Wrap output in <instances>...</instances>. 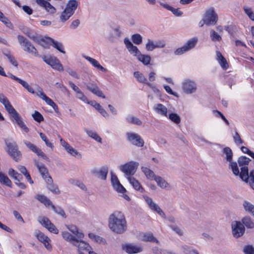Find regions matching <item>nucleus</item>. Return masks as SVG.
I'll return each mask as SVG.
<instances>
[{"label":"nucleus","instance_id":"f257e3e1","mask_svg":"<svg viewBox=\"0 0 254 254\" xmlns=\"http://www.w3.org/2000/svg\"><path fill=\"white\" fill-rule=\"evenodd\" d=\"M108 225L113 232L118 234L124 233L127 229V223L124 213L119 211H114L109 217Z\"/></svg>","mask_w":254,"mask_h":254},{"label":"nucleus","instance_id":"f03ea898","mask_svg":"<svg viewBox=\"0 0 254 254\" xmlns=\"http://www.w3.org/2000/svg\"><path fill=\"white\" fill-rule=\"evenodd\" d=\"M78 6V2L76 0H70L67 2L66 7L62 12L60 16V20L64 22L73 14Z\"/></svg>","mask_w":254,"mask_h":254},{"label":"nucleus","instance_id":"7ed1b4c3","mask_svg":"<svg viewBox=\"0 0 254 254\" xmlns=\"http://www.w3.org/2000/svg\"><path fill=\"white\" fill-rule=\"evenodd\" d=\"M240 178L245 182L249 183L251 188L254 190V170H252L249 174L248 166L241 168V172H239Z\"/></svg>","mask_w":254,"mask_h":254},{"label":"nucleus","instance_id":"20e7f679","mask_svg":"<svg viewBox=\"0 0 254 254\" xmlns=\"http://www.w3.org/2000/svg\"><path fill=\"white\" fill-rule=\"evenodd\" d=\"M197 41L198 39L196 37L189 40L183 47L179 48L175 51V55H181L190 50L195 46Z\"/></svg>","mask_w":254,"mask_h":254},{"label":"nucleus","instance_id":"39448f33","mask_svg":"<svg viewBox=\"0 0 254 254\" xmlns=\"http://www.w3.org/2000/svg\"><path fill=\"white\" fill-rule=\"evenodd\" d=\"M18 39L20 45L23 47L24 51L34 55L35 56H39L37 49L27 39L22 36H18Z\"/></svg>","mask_w":254,"mask_h":254},{"label":"nucleus","instance_id":"423d86ee","mask_svg":"<svg viewBox=\"0 0 254 254\" xmlns=\"http://www.w3.org/2000/svg\"><path fill=\"white\" fill-rule=\"evenodd\" d=\"M203 18L206 25H214L218 20V16L214 11V8L211 7L207 9Z\"/></svg>","mask_w":254,"mask_h":254},{"label":"nucleus","instance_id":"0eeeda50","mask_svg":"<svg viewBox=\"0 0 254 254\" xmlns=\"http://www.w3.org/2000/svg\"><path fill=\"white\" fill-rule=\"evenodd\" d=\"M138 166V163L130 161L120 166V170L127 176H131L135 173Z\"/></svg>","mask_w":254,"mask_h":254},{"label":"nucleus","instance_id":"6e6552de","mask_svg":"<svg viewBox=\"0 0 254 254\" xmlns=\"http://www.w3.org/2000/svg\"><path fill=\"white\" fill-rule=\"evenodd\" d=\"M231 227L232 234L236 238L242 236L245 232V226L240 221H233L231 223Z\"/></svg>","mask_w":254,"mask_h":254},{"label":"nucleus","instance_id":"1a4fd4ad","mask_svg":"<svg viewBox=\"0 0 254 254\" xmlns=\"http://www.w3.org/2000/svg\"><path fill=\"white\" fill-rule=\"evenodd\" d=\"M38 222L44 227L47 229L50 232L57 234L59 233L58 229L55 225L51 222L49 218L44 216L38 218Z\"/></svg>","mask_w":254,"mask_h":254},{"label":"nucleus","instance_id":"9d476101","mask_svg":"<svg viewBox=\"0 0 254 254\" xmlns=\"http://www.w3.org/2000/svg\"><path fill=\"white\" fill-rule=\"evenodd\" d=\"M44 61L51 67L58 71H63L64 68L62 64L60 63V61L56 57H49L47 58L44 57L43 58Z\"/></svg>","mask_w":254,"mask_h":254},{"label":"nucleus","instance_id":"9b49d317","mask_svg":"<svg viewBox=\"0 0 254 254\" xmlns=\"http://www.w3.org/2000/svg\"><path fill=\"white\" fill-rule=\"evenodd\" d=\"M197 86L195 82L190 79H186L183 83V89L186 94H191L196 90Z\"/></svg>","mask_w":254,"mask_h":254},{"label":"nucleus","instance_id":"f8f14e48","mask_svg":"<svg viewBox=\"0 0 254 254\" xmlns=\"http://www.w3.org/2000/svg\"><path fill=\"white\" fill-rule=\"evenodd\" d=\"M128 140L132 144L138 146L142 147L144 145V140L141 138L140 135L134 133H127V134Z\"/></svg>","mask_w":254,"mask_h":254},{"label":"nucleus","instance_id":"ddd939ff","mask_svg":"<svg viewBox=\"0 0 254 254\" xmlns=\"http://www.w3.org/2000/svg\"><path fill=\"white\" fill-rule=\"evenodd\" d=\"M143 197L150 209L156 212L161 216L165 218V213L157 204L153 202L151 198L147 196H144Z\"/></svg>","mask_w":254,"mask_h":254},{"label":"nucleus","instance_id":"4468645a","mask_svg":"<svg viewBox=\"0 0 254 254\" xmlns=\"http://www.w3.org/2000/svg\"><path fill=\"white\" fill-rule=\"evenodd\" d=\"M36 236L38 240L44 244L47 250H51L52 249V245L50 244L51 240L48 236L40 231L36 232Z\"/></svg>","mask_w":254,"mask_h":254},{"label":"nucleus","instance_id":"2eb2a0df","mask_svg":"<svg viewBox=\"0 0 254 254\" xmlns=\"http://www.w3.org/2000/svg\"><path fill=\"white\" fill-rule=\"evenodd\" d=\"M91 173L97 176L98 178L105 180L108 173V168L107 167L104 166L100 170L94 169L91 170Z\"/></svg>","mask_w":254,"mask_h":254},{"label":"nucleus","instance_id":"dca6fc26","mask_svg":"<svg viewBox=\"0 0 254 254\" xmlns=\"http://www.w3.org/2000/svg\"><path fill=\"white\" fill-rule=\"evenodd\" d=\"M46 181L47 183V188L50 191L56 194L60 193L61 191L59 188L57 186L54 184L53 181L51 176H48Z\"/></svg>","mask_w":254,"mask_h":254},{"label":"nucleus","instance_id":"f3484780","mask_svg":"<svg viewBox=\"0 0 254 254\" xmlns=\"http://www.w3.org/2000/svg\"><path fill=\"white\" fill-rule=\"evenodd\" d=\"M37 3L51 13H54L56 12L55 8L49 2L44 0H36Z\"/></svg>","mask_w":254,"mask_h":254},{"label":"nucleus","instance_id":"a211bd4d","mask_svg":"<svg viewBox=\"0 0 254 254\" xmlns=\"http://www.w3.org/2000/svg\"><path fill=\"white\" fill-rule=\"evenodd\" d=\"M123 249L128 254L138 253L140 252L142 250L140 247L130 244L123 245Z\"/></svg>","mask_w":254,"mask_h":254},{"label":"nucleus","instance_id":"6ab92c4d","mask_svg":"<svg viewBox=\"0 0 254 254\" xmlns=\"http://www.w3.org/2000/svg\"><path fill=\"white\" fill-rule=\"evenodd\" d=\"M62 236L63 238L66 241L69 242L74 246H77L76 243H78L79 239L71 235L67 232H63L62 233Z\"/></svg>","mask_w":254,"mask_h":254},{"label":"nucleus","instance_id":"aec40b11","mask_svg":"<svg viewBox=\"0 0 254 254\" xmlns=\"http://www.w3.org/2000/svg\"><path fill=\"white\" fill-rule=\"evenodd\" d=\"M35 165L37 166L42 178L46 180L49 176L47 168L42 163L39 164L37 161H35Z\"/></svg>","mask_w":254,"mask_h":254},{"label":"nucleus","instance_id":"412c9836","mask_svg":"<svg viewBox=\"0 0 254 254\" xmlns=\"http://www.w3.org/2000/svg\"><path fill=\"white\" fill-rule=\"evenodd\" d=\"M5 110L10 116L11 120L14 123L16 122V110L12 106L9 101L4 105Z\"/></svg>","mask_w":254,"mask_h":254},{"label":"nucleus","instance_id":"4be33fe9","mask_svg":"<svg viewBox=\"0 0 254 254\" xmlns=\"http://www.w3.org/2000/svg\"><path fill=\"white\" fill-rule=\"evenodd\" d=\"M80 239H79L78 243H76L77 246H75L78 248V252L85 251L89 253V251H91L92 250V248L88 244L86 243L84 241L80 240Z\"/></svg>","mask_w":254,"mask_h":254},{"label":"nucleus","instance_id":"5701e85b","mask_svg":"<svg viewBox=\"0 0 254 254\" xmlns=\"http://www.w3.org/2000/svg\"><path fill=\"white\" fill-rule=\"evenodd\" d=\"M5 143L7 146V152L8 154L14 160H16L15 151L16 149L15 147L13 146L12 142L9 140H6Z\"/></svg>","mask_w":254,"mask_h":254},{"label":"nucleus","instance_id":"b1692460","mask_svg":"<svg viewBox=\"0 0 254 254\" xmlns=\"http://www.w3.org/2000/svg\"><path fill=\"white\" fill-rule=\"evenodd\" d=\"M84 58L88 61H89L93 66L97 68L98 69H99L104 72H106L107 71V69L103 67L101 65H100L98 62L96 61L95 59H93L88 56H84Z\"/></svg>","mask_w":254,"mask_h":254},{"label":"nucleus","instance_id":"393cba45","mask_svg":"<svg viewBox=\"0 0 254 254\" xmlns=\"http://www.w3.org/2000/svg\"><path fill=\"white\" fill-rule=\"evenodd\" d=\"M141 240L144 242H154L156 244H159L158 240L154 237L153 234L151 232L143 234Z\"/></svg>","mask_w":254,"mask_h":254},{"label":"nucleus","instance_id":"a878e982","mask_svg":"<svg viewBox=\"0 0 254 254\" xmlns=\"http://www.w3.org/2000/svg\"><path fill=\"white\" fill-rule=\"evenodd\" d=\"M216 55L217 60L218 61L222 68L224 69H227L229 66L225 58L222 55L221 53L219 51H217Z\"/></svg>","mask_w":254,"mask_h":254},{"label":"nucleus","instance_id":"bb28decb","mask_svg":"<svg viewBox=\"0 0 254 254\" xmlns=\"http://www.w3.org/2000/svg\"><path fill=\"white\" fill-rule=\"evenodd\" d=\"M158 186L162 189L169 190L170 189L169 184L162 177L157 176L154 180Z\"/></svg>","mask_w":254,"mask_h":254},{"label":"nucleus","instance_id":"cd10ccee","mask_svg":"<svg viewBox=\"0 0 254 254\" xmlns=\"http://www.w3.org/2000/svg\"><path fill=\"white\" fill-rule=\"evenodd\" d=\"M88 104H91L104 117H108L109 116L107 112L102 107V106L95 102L90 101L88 102Z\"/></svg>","mask_w":254,"mask_h":254},{"label":"nucleus","instance_id":"c85d7f7f","mask_svg":"<svg viewBox=\"0 0 254 254\" xmlns=\"http://www.w3.org/2000/svg\"><path fill=\"white\" fill-rule=\"evenodd\" d=\"M67 228L73 234H74L78 239H82L84 237L82 233L79 232L77 227L74 225H69L66 226Z\"/></svg>","mask_w":254,"mask_h":254},{"label":"nucleus","instance_id":"c756f323","mask_svg":"<svg viewBox=\"0 0 254 254\" xmlns=\"http://www.w3.org/2000/svg\"><path fill=\"white\" fill-rule=\"evenodd\" d=\"M154 109L159 114L167 117V108L163 104H157L156 106L154 107Z\"/></svg>","mask_w":254,"mask_h":254},{"label":"nucleus","instance_id":"7c9ffc66","mask_svg":"<svg viewBox=\"0 0 254 254\" xmlns=\"http://www.w3.org/2000/svg\"><path fill=\"white\" fill-rule=\"evenodd\" d=\"M242 222V224L247 228L252 229L254 228V222L250 216H245L243 218Z\"/></svg>","mask_w":254,"mask_h":254},{"label":"nucleus","instance_id":"2f4dec72","mask_svg":"<svg viewBox=\"0 0 254 254\" xmlns=\"http://www.w3.org/2000/svg\"><path fill=\"white\" fill-rule=\"evenodd\" d=\"M0 183L9 187H11L12 183L8 177L2 172H0Z\"/></svg>","mask_w":254,"mask_h":254},{"label":"nucleus","instance_id":"473e14b6","mask_svg":"<svg viewBox=\"0 0 254 254\" xmlns=\"http://www.w3.org/2000/svg\"><path fill=\"white\" fill-rule=\"evenodd\" d=\"M128 180L130 184L133 186L134 189L137 190L142 191L143 189L142 188L139 183L133 177H128Z\"/></svg>","mask_w":254,"mask_h":254},{"label":"nucleus","instance_id":"72a5a7b5","mask_svg":"<svg viewBox=\"0 0 254 254\" xmlns=\"http://www.w3.org/2000/svg\"><path fill=\"white\" fill-rule=\"evenodd\" d=\"M53 41L54 39L50 37L42 38L39 44L45 48H49L50 45H52Z\"/></svg>","mask_w":254,"mask_h":254},{"label":"nucleus","instance_id":"f704fd0d","mask_svg":"<svg viewBox=\"0 0 254 254\" xmlns=\"http://www.w3.org/2000/svg\"><path fill=\"white\" fill-rule=\"evenodd\" d=\"M141 170L144 173L146 178L148 179L155 180V178L157 177L155 175L153 171L147 167H142L141 168Z\"/></svg>","mask_w":254,"mask_h":254},{"label":"nucleus","instance_id":"c9c22d12","mask_svg":"<svg viewBox=\"0 0 254 254\" xmlns=\"http://www.w3.org/2000/svg\"><path fill=\"white\" fill-rule=\"evenodd\" d=\"M17 82L21 84L29 92L32 94L35 93L33 88L31 87L26 81L17 77Z\"/></svg>","mask_w":254,"mask_h":254},{"label":"nucleus","instance_id":"e433bc0d","mask_svg":"<svg viewBox=\"0 0 254 254\" xmlns=\"http://www.w3.org/2000/svg\"><path fill=\"white\" fill-rule=\"evenodd\" d=\"M18 169L19 171L25 176L26 179L30 183L33 184V181H32L29 173L28 172L26 167L23 166H20L19 167Z\"/></svg>","mask_w":254,"mask_h":254},{"label":"nucleus","instance_id":"4c0bfd02","mask_svg":"<svg viewBox=\"0 0 254 254\" xmlns=\"http://www.w3.org/2000/svg\"><path fill=\"white\" fill-rule=\"evenodd\" d=\"M127 121L130 124H134L138 126H140L142 124V122L137 118L133 116H128L126 118Z\"/></svg>","mask_w":254,"mask_h":254},{"label":"nucleus","instance_id":"58836bf2","mask_svg":"<svg viewBox=\"0 0 254 254\" xmlns=\"http://www.w3.org/2000/svg\"><path fill=\"white\" fill-rule=\"evenodd\" d=\"M223 153L226 155V159L228 162H231L233 158V152L231 149L229 147H225L222 151Z\"/></svg>","mask_w":254,"mask_h":254},{"label":"nucleus","instance_id":"ea45409f","mask_svg":"<svg viewBox=\"0 0 254 254\" xmlns=\"http://www.w3.org/2000/svg\"><path fill=\"white\" fill-rule=\"evenodd\" d=\"M17 125L26 133L29 132V129L28 127L26 126L25 124L22 120L21 118L17 113Z\"/></svg>","mask_w":254,"mask_h":254},{"label":"nucleus","instance_id":"a19ab883","mask_svg":"<svg viewBox=\"0 0 254 254\" xmlns=\"http://www.w3.org/2000/svg\"><path fill=\"white\" fill-rule=\"evenodd\" d=\"M138 60L141 62L144 65L149 64L151 61V57L149 55H141V53L137 57Z\"/></svg>","mask_w":254,"mask_h":254},{"label":"nucleus","instance_id":"79ce46f5","mask_svg":"<svg viewBox=\"0 0 254 254\" xmlns=\"http://www.w3.org/2000/svg\"><path fill=\"white\" fill-rule=\"evenodd\" d=\"M133 74L134 77L139 82L146 84V85L147 83H149L143 74L139 71H135L134 72Z\"/></svg>","mask_w":254,"mask_h":254},{"label":"nucleus","instance_id":"37998d69","mask_svg":"<svg viewBox=\"0 0 254 254\" xmlns=\"http://www.w3.org/2000/svg\"><path fill=\"white\" fill-rule=\"evenodd\" d=\"M251 159L246 156H241L238 158V163L240 167L247 166Z\"/></svg>","mask_w":254,"mask_h":254},{"label":"nucleus","instance_id":"c03bdc74","mask_svg":"<svg viewBox=\"0 0 254 254\" xmlns=\"http://www.w3.org/2000/svg\"><path fill=\"white\" fill-rule=\"evenodd\" d=\"M24 143L30 150L36 153L37 155L41 150V149L39 148L37 146L30 142L25 141Z\"/></svg>","mask_w":254,"mask_h":254},{"label":"nucleus","instance_id":"a18cd8bd","mask_svg":"<svg viewBox=\"0 0 254 254\" xmlns=\"http://www.w3.org/2000/svg\"><path fill=\"white\" fill-rule=\"evenodd\" d=\"M52 208L53 210L58 215L61 216L63 218H65L66 215L64 210L60 206H55L54 205H52Z\"/></svg>","mask_w":254,"mask_h":254},{"label":"nucleus","instance_id":"49530a36","mask_svg":"<svg viewBox=\"0 0 254 254\" xmlns=\"http://www.w3.org/2000/svg\"><path fill=\"white\" fill-rule=\"evenodd\" d=\"M243 206L246 211L254 215V205L248 201H245L243 203Z\"/></svg>","mask_w":254,"mask_h":254},{"label":"nucleus","instance_id":"de8ad7c7","mask_svg":"<svg viewBox=\"0 0 254 254\" xmlns=\"http://www.w3.org/2000/svg\"><path fill=\"white\" fill-rule=\"evenodd\" d=\"M183 252L185 254H199L198 252L195 250L191 249V247L188 246H183L182 247Z\"/></svg>","mask_w":254,"mask_h":254},{"label":"nucleus","instance_id":"09e8293b","mask_svg":"<svg viewBox=\"0 0 254 254\" xmlns=\"http://www.w3.org/2000/svg\"><path fill=\"white\" fill-rule=\"evenodd\" d=\"M86 132L90 137L93 138L96 141L101 143L102 139L96 132L92 130H86Z\"/></svg>","mask_w":254,"mask_h":254},{"label":"nucleus","instance_id":"8fccbe9b","mask_svg":"<svg viewBox=\"0 0 254 254\" xmlns=\"http://www.w3.org/2000/svg\"><path fill=\"white\" fill-rule=\"evenodd\" d=\"M169 119L176 124H179L181 122L180 117L176 113L170 114Z\"/></svg>","mask_w":254,"mask_h":254},{"label":"nucleus","instance_id":"3c124183","mask_svg":"<svg viewBox=\"0 0 254 254\" xmlns=\"http://www.w3.org/2000/svg\"><path fill=\"white\" fill-rule=\"evenodd\" d=\"M131 39L133 42L136 45H139L142 43V37L139 34H135L132 35Z\"/></svg>","mask_w":254,"mask_h":254},{"label":"nucleus","instance_id":"603ef678","mask_svg":"<svg viewBox=\"0 0 254 254\" xmlns=\"http://www.w3.org/2000/svg\"><path fill=\"white\" fill-rule=\"evenodd\" d=\"M128 50L131 54L133 55L134 56L138 57L140 54V52L139 51L137 47L132 45L130 47H128Z\"/></svg>","mask_w":254,"mask_h":254},{"label":"nucleus","instance_id":"864d4df0","mask_svg":"<svg viewBox=\"0 0 254 254\" xmlns=\"http://www.w3.org/2000/svg\"><path fill=\"white\" fill-rule=\"evenodd\" d=\"M230 166L232 170L233 174L238 176L239 174V169L238 168L237 164L236 162H230Z\"/></svg>","mask_w":254,"mask_h":254},{"label":"nucleus","instance_id":"5fc2aeb1","mask_svg":"<svg viewBox=\"0 0 254 254\" xmlns=\"http://www.w3.org/2000/svg\"><path fill=\"white\" fill-rule=\"evenodd\" d=\"M32 116L34 120L38 123H40L44 120L43 116L37 111L34 112Z\"/></svg>","mask_w":254,"mask_h":254},{"label":"nucleus","instance_id":"6e6d98bb","mask_svg":"<svg viewBox=\"0 0 254 254\" xmlns=\"http://www.w3.org/2000/svg\"><path fill=\"white\" fill-rule=\"evenodd\" d=\"M39 134H40V137L45 142L46 145L48 147L53 149L54 147V146H53V144L51 142L49 141V140L47 138L46 135L42 132H40Z\"/></svg>","mask_w":254,"mask_h":254},{"label":"nucleus","instance_id":"4d7b16f0","mask_svg":"<svg viewBox=\"0 0 254 254\" xmlns=\"http://www.w3.org/2000/svg\"><path fill=\"white\" fill-rule=\"evenodd\" d=\"M52 45L60 52L63 54H65V51L64 50L63 46L62 44L55 41L54 40L53 42L52 43Z\"/></svg>","mask_w":254,"mask_h":254},{"label":"nucleus","instance_id":"13d9d810","mask_svg":"<svg viewBox=\"0 0 254 254\" xmlns=\"http://www.w3.org/2000/svg\"><path fill=\"white\" fill-rule=\"evenodd\" d=\"M17 6L19 7H22L23 10L28 15H31L33 13L32 9L27 5H23L21 6L20 3L18 1H17Z\"/></svg>","mask_w":254,"mask_h":254},{"label":"nucleus","instance_id":"bf43d9fd","mask_svg":"<svg viewBox=\"0 0 254 254\" xmlns=\"http://www.w3.org/2000/svg\"><path fill=\"white\" fill-rule=\"evenodd\" d=\"M3 54L7 58L10 63H11L13 65L16 66L14 58L11 55L9 52L8 51H3Z\"/></svg>","mask_w":254,"mask_h":254},{"label":"nucleus","instance_id":"052dcab7","mask_svg":"<svg viewBox=\"0 0 254 254\" xmlns=\"http://www.w3.org/2000/svg\"><path fill=\"white\" fill-rule=\"evenodd\" d=\"M210 36L213 41H220L222 39L221 37L214 30L210 31Z\"/></svg>","mask_w":254,"mask_h":254},{"label":"nucleus","instance_id":"680f3d73","mask_svg":"<svg viewBox=\"0 0 254 254\" xmlns=\"http://www.w3.org/2000/svg\"><path fill=\"white\" fill-rule=\"evenodd\" d=\"M65 150L69 154L73 156H76L78 155L81 156V154L76 150L72 147L70 145L65 149Z\"/></svg>","mask_w":254,"mask_h":254},{"label":"nucleus","instance_id":"e2e57ef3","mask_svg":"<svg viewBox=\"0 0 254 254\" xmlns=\"http://www.w3.org/2000/svg\"><path fill=\"white\" fill-rule=\"evenodd\" d=\"M91 92L98 97L105 98V96L104 95L102 91L99 89L98 86L95 88L92 89V91Z\"/></svg>","mask_w":254,"mask_h":254},{"label":"nucleus","instance_id":"0e129e2a","mask_svg":"<svg viewBox=\"0 0 254 254\" xmlns=\"http://www.w3.org/2000/svg\"><path fill=\"white\" fill-rule=\"evenodd\" d=\"M243 252L245 254H254V248L252 245L245 246Z\"/></svg>","mask_w":254,"mask_h":254},{"label":"nucleus","instance_id":"69168bd1","mask_svg":"<svg viewBox=\"0 0 254 254\" xmlns=\"http://www.w3.org/2000/svg\"><path fill=\"white\" fill-rule=\"evenodd\" d=\"M244 10L245 13L249 16V18L253 21H254V13L252 9L250 7H244Z\"/></svg>","mask_w":254,"mask_h":254},{"label":"nucleus","instance_id":"338daca9","mask_svg":"<svg viewBox=\"0 0 254 254\" xmlns=\"http://www.w3.org/2000/svg\"><path fill=\"white\" fill-rule=\"evenodd\" d=\"M233 139L235 143L237 145H240L243 143V140L241 138V136L237 131H235V134L233 136Z\"/></svg>","mask_w":254,"mask_h":254},{"label":"nucleus","instance_id":"774afa93","mask_svg":"<svg viewBox=\"0 0 254 254\" xmlns=\"http://www.w3.org/2000/svg\"><path fill=\"white\" fill-rule=\"evenodd\" d=\"M36 94L38 96L40 97L43 100H44L46 103H47L48 101H49V100L51 99L50 98L46 96V95L42 91V90L37 92Z\"/></svg>","mask_w":254,"mask_h":254}]
</instances>
